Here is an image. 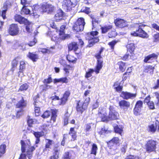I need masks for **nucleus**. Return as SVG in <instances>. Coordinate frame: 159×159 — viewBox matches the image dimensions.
<instances>
[{
	"label": "nucleus",
	"instance_id": "nucleus-1",
	"mask_svg": "<svg viewBox=\"0 0 159 159\" xmlns=\"http://www.w3.org/2000/svg\"><path fill=\"white\" fill-rule=\"evenodd\" d=\"M98 116L103 121L117 120L119 117V113L116 111L114 107L111 106H110L109 108L108 116H107V111L106 109L100 107L99 109Z\"/></svg>",
	"mask_w": 159,
	"mask_h": 159
},
{
	"label": "nucleus",
	"instance_id": "nucleus-2",
	"mask_svg": "<svg viewBox=\"0 0 159 159\" xmlns=\"http://www.w3.org/2000/svg\"><path fill=\"white\" fill-rule=\"evenodd\" d=\"M20 143L22 153L19 159H30L32 157L33 152L35 150L34 147L30 146L29 140L25 141L21 140Z\"/></svg>",
	"mask_w": 159,
	"mask_h": 159
},
{
	"label": "nucleus",
	"instance_id": "nucleus-3",
	"mask_svg": "<svg viewBox=\"0 0 159 159\" xmlns=\"http://www.w3.org/2000/svg\"><path fill=\"white\" fill-rule=\"evenodd\" d=\"M98 34L97 31H94L88 33L86 34L85 38L88 40L89 47L92 46L95 43L99 41V39L97 36Z\"/></svg>",
	"mask_w": 159,
	"mask_h": 159
},
{
	"label": "nucleus",
	"instance_id": "nucleus-4",
	"mask_svg": "<svg viewBox=\"0 0 159 159\" xmlns=\"http://www.w3.org/2000/svg\"><path fill=\"white\" fill-rule=\"evenodd\" d=\"M145 26V25L141 23L136 24V26L138 27L139 29L136 32L131 33V35L134 36H138L143 38H148L149 37L148 34L143 30V28Z\"/></svg>",
	"mask_w": 159,
	"mask_h": 159
},
{
	"label": "nucleus",
	"instance_id": "nucleus-5",
	"mask_svg": "<svg viewBox=\"0 0 159 159\" xmlns=\"http://www.w3.org/2000/svg\"><path fill=\"white\" fill-rule=\"evenodd\" d=\"M77 4L76 0H64L62 2V7L66 11H70L72 8L75 7Z\"/></svg>",
	"mask_w": 159,
	"mask_h": 159
},
{
	"label": "nucleus",
	"instance_id": "nucleus-6",
	"mask_svg": "<svg viewBox=\"0 0 159 159\" xmlns=\"http://www.w3.org/2000/svg\"><path fill=\"white\" fill-rule=\"evenodd\" d=\"M103 49L101 48L98 53L95 55V57L97 60V64L95 67V72L98 74L99 73L100 70L102 67L103 60L102 59L101 54L103 51Z\"/></svg>",
	"mask_w": 159,
	"mask_h": 159
},
{
	"label": "nucleus",
	"instance_id": "nucleus-7",
	"mask_svg": "<svg viewBox=\"0 0 159 159\" xmlns=\"http://www.w3.org/2000/svg\"><path fill=\"white\" fill-rule=\"evenodd\" d=\"M65 25H62L61 26L59 30V38L55 36H53L52 38V40L54 41H57L59 38L62 39H64L67 37L66 34H65L64 30L66 28Z\"/></svg>",
	"mask_w": 159,
	"mask_h": 159
},
{
	"label": "nucleus",
	"instance_id": "nucleus-8",
	"mask_svg": "<svg viewBox=\"0 0 159 159\" xmlns=\"http://www.w3.org/2000/svg\"><path fill=\"white\" fill-rule=\"evenodd\" d=\"M42 11L51 13L55 11L56 7L51 4L43 5L42 6Z\"/></svg>",
	"mask_w": 159,
	"mask_h": 159
},
{
	"label": "nucleus",
	"instance_id": "nucleus-9",
	"mask_svg": "<svg viewBox=\"0 0 159 159\" xmlns=\"http://www.w3.org/2000/svg\"><path fill=\"white\" fill-rule=\"evenodd\" d=\"M143 104V102L141 101L137 102L134 109V114L135 115L137 116L140 114Z\"/></svg>",
	"mask_w": 159,
	"mask_h": 159
},
{
	"label": "nucleus",
	"instance_id": "nucleus-10",
	"mask_svg": "<svg viewBox=\"0 0 159 159\" xmlns=\"http://www.w3.org/2000/svg\"><path fill=\"white\" fill-rule=\"evenodd\" d=\"M156 143L153 140L149 141L147 144V151L150 152L155 150L156 148Z\"/></svg>",
	"mask_w": 159,
	"mask_h": 159
},
{
	"label": "nucleus",
	"instance_id": "nucleus-11",
	"mask_svg": "<svg viewBox=\"0 0 159 159\" xmlns=\"http://www.w3.org/2000/svg\"><path fill=\"white\" fill-rule=\"evenodd\" d=\"M46 128L47 126L46 125H43L42 126L41 129L42 130L40 132H35L30 129H28V130L30 131V132L34 134L36 138H39L40 137H42L45 135V133L43 130L45 131Z\"/></svg>",
	"mask_w": 159,
	"mask_h": 159
},
{
	"label": "nucleus",
	"instance_id": "nucleus-12",
	"mask_svg": "<svg viewBox=\"0 0 159 159\" xmlns=\"http://www.w3.org/2000/svg\"><path fill=\"white\" fill-rule=\"evenodd\" d=\"M19 30L17 25L15 24L11 25L9 28V32L11 35H15L19 33Z\"/></svg>",
	"mask_w": 159,
	"mask_h": 159
},
{
	"label": "nucleus",
	"instance_id": "nucleus-13",
	"mask_svg": "<svg viewBox=\"0 0 159 159\" xmlns=\"http://www.w3.org/2000/svg\"><path fill=\"white\" fill-rule=\"evenodd\" d=\"M114 23L116 26L121 28L125 27L127 25L126 21L123 19L119 18L115 20Z\"/></svg>",
	"mask_w": 159,
	"mask_h": 159
},
{
	"label": "nucleus",
	"instance_id": "nucleus-14",
	"mask_svg": "<svg viewBox=\"0 0 159 159\" xmlns=\"http://www.w3.org/2000/svg\"><path fill=\"white\" fill-rule=\"evenodd\" d=\"M136 96V93H132L125 92H122L120 94L121 97L126 99L134 98H135Z\"/></svg>",
	"mask_w": 159,
	"mask_h": 159
},
{
	"label": "nucleus",
	"instance_id": "nucleus-15",
	"mask_svg": "<svg viewBox=\"0 0 159 159\" xmlns=\"http://www.w3.org/2000/svg\"><path fill=\"white\" fill-rule=\"evenodd\" d=\"M159 131V122L157 121L155 124H151L148 126V130L152 133L155 132L156 130Z\"/></svg>",
	"mask_w": 159,
	"mask_h": 159
},
{
	"label": "nucleus",
	"instance_id": "nucleus-16",
	"mask_svg": "<svg viewBox=\"0 0 159 159\" xmlns=\"http://www.w3.org/2000/svg\"><path fill=\"white\" fill-rule=\"evenodd\" d=\"M119 105L120 108L124 110L127 109L130 106L129 102L124 100L120 101L119 103Z\"/></svg>",
	"mask_w": 159,
	"mask_h": 159
},
{
	"label": "nucleus",
	"instance_id": "nucleus-17",
	"mask_svg": "<svg viewBox=\"0 0 159 159\" xmlns=\"http://www.w3.org/2000/svg\"><path fill=\"white\" fill-rule=\"evenodd\" d=\"M68 48L69 50H74L75 53H78L76 52L78 48V45L76 42H74L68 45Z\"/></svg>",
	"mask_w": 159,
	"mask_h": 159
},
{
	"label": "nucleus",
	"instance_id": "nucleus-18",
	"mask_svg": "<svg viewBox=\"0 0 159 159\" xmlns=\"http://www.w3.org/2000/svg\"><path fill=\"white\" fill-rule=\"evenodd\" d=\"M63 16V12L61 10L58 11V12L55 15L54 18L56 21H59L62 19Z\"/></svg>",
	"mask_w": 159,
	"mask_h": 159
},
{
	"label": "nucleus",
	"instance_id": "nucleus-19",
	"mask_svg": "<svg viewBox=\"0 0 159 159\" xmlns=\"http://www.w3.org/2000/svg\"><path fill=\"white\" fill-rule=\"evenodd\" d=\"M87 108V107H84V105L82 104L80 101L77 107V110L78 112L82 113Z\"/></svg>",
	"mask_w": 159,
	"mask_h": 159
},
{
	"label": "nucleus",
	"instance_id": "nucleus-20",
	"mask_svg": "<svg viewBox=\"0 0 159 159\" xmlns=\"http://www.w3.org/2000/svg\"><path fill=\"white\" fill-rule=\"evenodd\" d=\"M157 57V55L153 53L146 57L144 59V61L145 62H149L150 60H152L154 58H156Z\"/></svg>",
	"mask_w": 159,
	"mask_h": 159
},
{
	"label": "nucleus",
	"instance_id": "nucleus-21",
	"mask_svg": "<svg viewBox=\"0 0 159 159\" xmlns=\"http://www.w3.org/2000/svg\"><path fill=\"white\" fill-rule=\"evenodd\" d=\"M14 18L16 21L21 24L24 23L26 20L25 18L18 15H15L14 17Z\"/></svg>",
	"mask_w": 159,
	"mask_h": 159
},
{
	"label": "nucleus",
	"instance_id": "nucleus-22",
	"mask_svg": "<svg viewBox=\"0 0 159 159\" xmlns=\"http://www.w3.org/2000/svg\"><path fill=\"white\" fill-rule=\"evenodd\" d=\"M69 135L71 136V141H74L76 138V132L74 128H71L69 133Z\"/></svg>",
	"mask_w": 159,
	"mask_h": 159
},
{
	"label": "nucleus",
	"instance_id": "nucleus-23",
	"mask_svg": "<svg viewBox=\"0 0 159 159\" xmlns=\"http://www.w3.org/2000/svg\"><path fill=\"white\" fill-rule=\"evenodd\" d=\"M75 23H76V25L78 24L79 25L81 29H84L85 23L84 19L83 18H79Z\"/></svg>",
	"mask_w": 159,
	"mask_h": 159
},
{
	"label": "nucleus",
	"instance_id": "nucleus-24",
	"mask_svg": "<svg viewBox=\"0 0 159 159\" xmlns=\"http://www.w3.org/2000/svg\"><path fill=\"white\" fill-rule=\"evenodd\" d=\"M114 127L115 132L121 135V133L123 131V127L122 125H117L116 126H114Z\"/></svg>",
	"mask_w": 159,
	"mask_h": 159
},
{
	"label": "nucleus",
	"instance_id": "nucleus-25",
	"mask_svg": "<svg viewBox=\"0 0 159 159\" xmlns=\"http://www.w3.org/2000/svg\"><path fill=\"white\" fill-rule=\"evenodd\" d=\"M36 43V42L35 41V40L34 39V41H31L28 43L23 44L21 46V48L23 50H25L26 48H27V46H32L34 45Z\"/></svg>",
	"mask_w": 159,
	"mask_h": 159
},
{
	"label": "nucleus",
	"instance_id": "nucleus-26",
	"mask_svg": "<svg viewBox=\"0 0 159 159\" xmlns=\"http://www.w3.org/2000/svg\"><path fill=\"white\" fill-rule=\"evenodd\" d=\"M127 48L128 49V51H129L132 55L135 48L134 43H131L128 44L127 45Z\"/></svg>",
	"mask_w": 159,
	"mask_h": 159
},
{
	"label": "nucleus",
	"instance_id": "nucleus-27",
	"mask_svg": "<svg viewBox=\"0 0 159 159\" xmlns=\"http://www.w3.org/2000/svg\"><path fill=\"white\" fill-rule=\"evenodd\" d=\"M154 69V67L151 66L149 65L145 67L144 71L145 72L149 73L150 75H152L153 73Z\"/></svg>",
	"mask_w": 159,
	"mask_h": 159
},
{
	"label": "nucleus",
	"instance_id": "nucleus-28",
	"mask_svg": "<svg viewBox=\"0 0 159 159\" xmlns=\"http://www.w3.org/2000/svg\"><path fill=\"white\" fill-rule=\"evenodd\" d=\"M25 68V62L24 61H21L20 62V66L19 71L18 72L19 76H20L21 73L22 74V75H23V70Z\"/></svg>",
	"mask_w": 159,
	"mask_h": 159
},
{
	"label": "nucleus",
	"instance_id": "nucleus-29",
	"mask_svg": "<svg viewBox=\"0 0 159 159\" xmlns=\"http://www.w3.org/2000/svg\"><path fill=\"white\" fill-rule=\"evenodd\" d=\"M45 142L46 148H51V147L54 143L53 140L47 139H45Z\"/></svg>",
	"mask_w": 159,
	"mask_h": 159
},
{
	"label": "nucleus",
	"instance_id": "nucleus-30",
	"mask_svg": "<svg viewBox=\"0 0 159 159\" xmlns=\"http://www.w3.org/2000/svg\"><path fill=\"white\" fill-rule=\"evenodd\" d=\"M112 26L111 25L104 26L101 28L102 33H106L110 30L111 29Z\"/></svg>",
	"mask_w": 159,
	"mask_h": 159
},
{
	"label": "nucleus",
	"instance_id": "nucleus-31",
	"mask_svg": "<svg viewBox=\"0 0 159 159\" xmlns=\"http://www.w3.org/2000/svg\"><path fill=\"white\" fill-rule=\"evenodd\" d=\"M37 6H35L34 9H32L33 12L30 13V15L31 16H33L35 18H37L39 17V15H38L39 11L36 10L37 8Z\"/></svg>",
	"mask_w": 159,
	"mask_h": 159
},
{
	"label": "nucleus",
	"instance_id": "nucleus-32",
	"mask_svg": "<svg viewBox=\"0 0 159 159\" xmlns=\"http://www.w3.org/2000/svg\"><path fill=\"white\" fill-rule=\"evenodd\" d=\"M75 156V153L73 151H70L69 152L66 153L65 157L69 159H74Z\"/></svg>",
	"mask_w": 159,
	"mask_h": 159
},
{
	"label": "nucleus",
	"instance_id": "nucleus-33",
	"mask_svg": "<svg viewBox=\"0 0 159 159\" xmlns=\"http://www.w3.org/2000/svg\"><path fill=\"white\" fill-rule=\"evenodd\" d=\"M22 14H30V10L27 8V7H23L21 11Z\"/></svg>",
	"mask_w": 159,
	"mask_h": 159
},
{
	"label": "nucleus",
	"instance_id": "nucleus-34",
	"mask_svg": "<svg viewBox=\"0 0 159 159\" xmlns=\"http://www.w3.org/2000/svg\"><path fill=\"white\" fill-rule=\"evenodd\" d=\"M6 147L5 144H2L0 146V157H1L5 153Z\"/></svg>",
	"mask_w": 159,
	"mask_h": 159
},
{
	"label": "nucleus",
	"instance_id": "nucleus-35",
	"mask_svg": "<svg viewBox=\"0 0 159 159\" xmlns=\"http://www.w3.org/2000/svg\"><path fill=\"white\" fill-rule=\"evenodd\" d=\"M28 56L33 61H36L38 58V56L37 55L30 52L29 53Z\"/></svg>",
	"mask_w": 159,
	"mask_h": 159
},
{
	"label": "nucleus",
	"instance_id": "nucleus-36",
	"mask_svg": "<svg viewBox=\"0 0 159 159\" xmlns=\"http://www.w3.org/2000/svg\"><path fill=\"white\" fill-rule=\"evenodd\" d=\"M28 123L29 126L32 127V124H39V121L35 119H29L28 121Z\"/></svg>",
	"mask_w": 159,
	"mask_h": 159
},
{
	"label": "nucleus",
	"instance_id": "nucleus-37",
	"mask_svg": "<svg viewBox=\"0 0 159 159\" xmlns=\"http://www.w3.org/2000/svg\"><path fill=\"white\" fill-rule=\"evenodd\" d=\"M26 102L24 100L23 98H22V100L17 104L16 106L18 108L21 107H23L25 106L26 105Z\"/></svg>",
	"mask_w": 159,
	"mask_h": 159
},
{
	"label": "nucleus",
	"instance_id": "nucleus-38",
	"mask_svg": "<svg viewBox=\"0 0 159 159\" xmlns=\"http://www.w3.org/2000/svg\"><path fill=\"white\" fill-rule=\"evenodd\" d=\"M94 72H95V68L94 70L91 69H89L88 71L86 72L85 77L87 78L90 77L92 76V74Z\"/></svg>",
	"mask_w": 159,
	"mask_h": 159
},
{
	"label": "nucleus",
	"instance_id": "nucleus-39",
	"mask_svg": "<svg viewBox=\"0 0 159 159\" xmlns=\"http://www.w3.org/2000/svg\"><path fill=\"white\" fill-rule=\"evenodd\" d=\"M98 148L96 144H93L91 150V154H93L95 156L96 155Z\"/></svg>",
	"mask_w": 159,
	"mask_h": 159
},
{
	"label": "nucleus",
	"instance_id": "nucleus-40",
	"mask_svg": "<svg viewBox=\"0 0 159 159\" xmlns=\"http://www.w3.org/2000/svg\"><path fill=\"white\" fill-rule=\"evenodd\" d=\"M73 29L76 32H79L83 30L84 29H81L80 26L78 24L76 25V23H75L73 27Z\"/></svg>",
	"mask_w": 159,
	"mask_h": 159
},
{
	"label": "nucleus",
	"instance_id": "nucleus-41",
	"mask_svg": "<svg viewBox=\"0 0 159 159\" xmlns=\"http://www.w3.org/2000/svg\"><path fill=\"white\" fill-rule=\"evenodd\" d=\"M118 64L119 66L120 70L122 72H124L126 68L125 64L122 62H119Z\"/></svg>",
	"mask_w": 159,
	"mask_h": 159
},
{
	"label": "nucleus",
	"instance_id": "nucleus-42",
	"mask_svg": "<svg viewBox=\"0 0 159 159\" xmlns=\"http://www.w3.org/2000/svg\"><path fill=\"white\" fill-rule=\"evenodd\" d=\"M117 35V33L115 29H113L108 34L109 38H114Z\"/></svg>",
	"mask_w": 159,
	"mask_h": 159
},
{
	"label": "nucleus",
	"instance_id": "nucleus-43",
	"mask_svg": "<svg viewBox=\"0 0 159 159\" xmlns=\"http://www.w3.org/2000/svg\"><path fill=\"white\" fill-rule=\"evenodd\" d=\"M67 58L68 60L69 61L72 63H75L76 61V59L73 56L68 55L67 57Z\"/></svg>",
	"mask_w": 159,
	"mask_h": 159
},
{
	"label": "nucleus",
	"instance_id": "nucleus-44",
	"mask_svg": "<svg viewBox=\"0 0 159 159\" xmlns=\"http://www.w3.org/2000/svg\"><path fill=\"white\" fill-rule=\"evenodd\" d=\"M35 103H34V105L35 106V115L36 116H38L39 115V113L40 111V108L39 107L37 106V105L36 104V102L35 101Z\"/></svg>",
	"mask_w": 159,
	"mask_h": 159
},
{
	"label": "nucleus",
	"instance_id": "nucleus-45",
	"mask_svg": "<svg viewBox=\"0 0 159 159\" xmlns=\"http://www.w3.org/2000/svg\"><path fill=\"white\" fill-rule=\"evenodd\" d=\"M84 98L85 99V101L83 104L84 105V107H87L88 104L90 101V98L89 97H84Z\"/></svg>",
	"mask_w": 159,
	"mask_h": 159
},
{
	"label": "nucleus",
	"instance_id": "nucleus-46",
	"mask_svg": "<svg viewBox=\"0 0 159 159\" xmlns=\"http://www.w3.org/2000/svg\"><path fill=\"white\" fill-rule=\"evenodd\" d=\"M19 59V57H16L12 61V67L14 68L16 66Z\"/></svg>",
	"mask_w": 159,
	"mask_h": 159
},
{
	"label": "nucleus",
	"instance_id": "nucleus-47",
	"mask_svg": "<svg viewBox=\"0 0 159 159\" xmlns=\"http://www.w3.org/2000/svg\"><path fill=\"white\" fill-rule=\"evenodd\" d=\"M50 115V112L49 111H46L42 115V117L43 118H47Z\"/></svg>",
	"mask_w": 159,
	"mask_h": 159
},
{
	"label": "nucleus",
	"instance_id": "nucleus-48",
	"mask_svg": "<svg viewBox=\"0 0 159 159\" xmlns=\"http://www.w3.org/2000/svg\"><path fill=\"white\" fill-rule=\"evenodd\" d=\"M28 85L27 84H24L20 86L19 90L21 91L26 90L28 88Z\"/></svg>",
	"mask_w": 159,
	"mask_h": 159
},
{
	"label": "nucleus",
	"instance_id": "nucleus-49",
	"mask_svg": "<svg viewBox=\"0 0 159 159\" xmlns=\"http://www.w3.org/2000/svg\"><path fill=\"white\" fill-rule=\"evenodd\" d=\"M118 42V41L113 40L109 42L108 44L110 46L112 49H113L114 45Z\"/></svg>",
	"mask_w": 159,
	"mask_h": 159
},
{
	"label": "nucleus",
	"instance_id": "nucleus-50",
	"mask_svg": "<svg viewBox=\"0 0 159 159\" xmlns=\"http://www.w3.org/2000/svg\"><path fill=\"white\" fill-rule=\"evenodd\" d=\"M39 51L43 53H49L50 52V51L49 50L46 48H40L39 49Z\"/></svg>",
	"mask_w": 159,
	"mask_h": 159
},
{
	"label": "nucleus",
	"instance_id": "nucleus-51",
	"mask_svg": "<svg viewBox=\"0 0 159 159\" xmlns=\"http://www.w3.org/2000/svg\"><path fill=\"white\" fill-rule=\"evenodd\" d=\"M119 139L118 137H114L109 142V143H113L116 144H117L119 143Z\"/></svg>",
	"mask_w": 159,
	"mask_h": 159
},
{
	"label": "nucleus",
	"instance_id": "nucleus-52",
	"mask_svg": "<svg viewBox=\"0 0 159 159\" xmlns=\"http://www.w3.org/2000/svg\"><path fill=\"white\" fill-rule=\"evenodd\" d=\"M63 66L64 67V70L66 73H69L68 70L70 68V66L69 65H67L65 63L63 65Z\"/></svg>",
	"mask_w": 159,
	"mask_h": 159
},
{
	"label": "nucleus",
	"instance_id": "nucleus-53",
	"mask_svg": "<svg viewBox=\"0 0 159 159\" xmlns=\"http://www.w3.org/2000/svg\"><path fill=\"white\" fill-rule=\"evenodd\" d=\"M153 41L154 42H159V33L154 34L153 36Z\"/></svg>",
	"mask_w": 159,
	"mask_h": 159
},
{
	"label": "nucleus",
	"instance_id": "nucleus-54",
	"mask_svg": "<svg viewBox=\"0 0 159 159\" xmlns=\"http://www.w3.org/2000/svg\"><path fill=\"white\" fill-rule=\"evenodd\" d=\"M150 109H153L155 108L154 103L152 101H151L147 104Z\"/></svg>",
	"mask_w": 159,
	"mask_h": 159
},
{
	"label": "nucleus",
	"instance_id": "nucleus-55",
	"mask_svg": "<svg viewBox=\"0 0 159 159\" xmlns=\"http://www.w3.org/2000/svg\"><path fill=\"white\" fill-rule=\"evenodd\" d=\"M52 82V79L51 77H49L48 78L45 79L44 80V83L49 84Z\"/></svg>",
	"mask_w": 159,
	"mask_h": 159
},
{
	"label": "nucleus",
	"instance_id": "nucleus-56",
	"mask_svg": "<svg viewBox=\"0 0 159 159\" xmlns=\"http://www.w3.org/2000/svg\"><path fill=\"white\" fill-rule=\"evenodd\" d=\"M68 99L64 97H63L61 99V103L60 104V105H64L65 104L66 102L67 101Z\"/></svg>",
	"mask_w": 159,
	"mask_h": 159
},
{
	"label": "nucleus",
	"instance_id": "nucleus-57",
	"mask_svg": "<svg viewBox=\"0 0 159 159\" xmlns=\"http://www.w3.org/2000/svg\"><path fill=\"white\" fill-rule=\"evenodd\" d=\"M116 0H105L107 4L111 6L115 2Z\"/></svg>",
	"mask_w": 159,
	"mask_h": 159
},
{
	"label": "nucleus",
	"instance_id": "nucleus-58",
	"mask_svg": "<svg viewBox=\"0 0 159 159\" xmlns=\"http://www.w3.org/2000/svg\"><path fill=\"white\" fill-rule=\"evenodd\" d=\"M20 3L23 7H26V5L28 4V2L26 0H20Z\"/></svg>",
	"mask_w": 159,
	"mask_h": 159
},
{
	"label": "nucleus",
	"instance_id": "nucleus-59",
	"mask_svg": "<svg viewBox=\"0 0 159 159\" xmlns=\"http://www.w3.org/2000/svg\"><path fill=\"white\" fill-rule=\"evenodd\" d=\"M150 96H149L147 97L145 99L144 101V103H146L148 104L151 101H150Z\"/></svg>",
	"mask_w": 159,
	"mask_h": 159
},
{
	"label": "nucleus",
	"instance_id": "nucleus-60",
	"mask_svg": "<svg viewBox=\"0 0 159 159\" xmlns=\"http://www.w3.org/2000/svg\"><path fill=\"white\" fill-rule=\"evenodd\" d=\"M70 94V92L69 91H66L64 94L63 97L67 99L69 97Z\"/></svg>",
	"mask_w": 159,
	"mask_h": 159
},
{
	"label": "nucleus",
	"instance_id": "nucleus-61",
	"mask_svg": "<svg viewBox=\"0 0 159 159\" xmlns=\"http://www.w3.org/2000/svg\"><path fill=\"white\" fill-rule=\"evenodd\" d=\"M153 95L155 96L157 99L158 102H157V104L159 105V93L157 92H155L153 93Z\"/></svg>",
	"mask_w": 159,
	"mask_h": 159
},
{
	"label": "nucleus",
	"instance_id": "nucleus-62",
	"mask_svg": "<svg viewBox=\"0 0 159 159\" xmlns=\"http://www.w3.org/2000/svg\"><path fill=\"white\" fill-rule=\"evenodd\" d=\"M132 71V70L131 67L128 68L126 72L124 73V75H129V73H130Z\"/></svg>",
	"mask_w": 159,
	"mask_h": 159
},
{
	"label": "nucleus",
	"instance_id": "nucleus-63",
	"mask_svg": "<svg viewBox=\"0 0 159 159\" xmlns=\"http://www.w3.org/2000/svg\"><path fill=\"white\" fill-rule=\"evenodd\" d=\"M153 88L154 89H157L159 88V79L157 80L156 84Z\"/></svg>",
	"mask_w": 159,
	"mask_h": 159
},
{
	"label": "nucleus",
	"instance_id": "nucleus-64",
	"mask_svg": "<svg viewBox=\"0 0 159 159\" xmlns=\"http://www.w3.org/2000/svg\"><path fill=\"white\" fill-rule=\"evenodd\" d=\"M152 26L153 28L159 31V26L157 24L155 23L153 24L152 25Z\"/></svg>",
	"mask_w": 159,
	"mask_h": 159
}]
</instances>
